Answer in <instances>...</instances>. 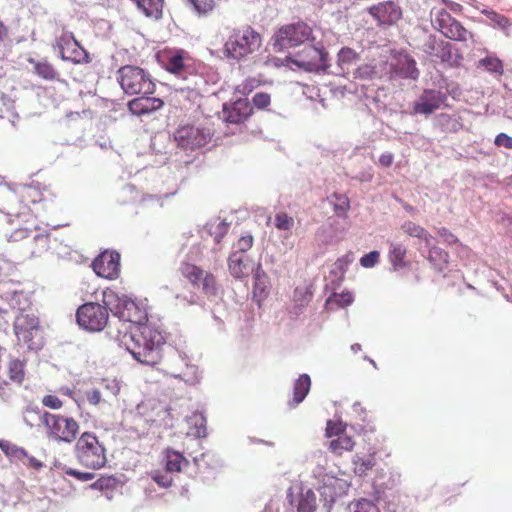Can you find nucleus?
Returning a JSON list of instances; mask_svg holds the SVG:
<instances>
[{"label":"nucleus","instance_id":"nucleus-4","mask_svg":"<svg viewBox=\"0 0 512 512\" xmlns=\"http://www.w3.org/2000/svg\"><path fill=\"white\" fill-rule=\"evenodd\" d=\"M117 81L128 95H150L156 89L151 75L143 68L134 65L120 67L117 71Z\"/></svg>","mask_w":512,"mask_h":512},{"label":"nucleus","instance_id":"nucleus-17","mask_svg":"<svg viewBox=\"0 0 512 512\" xmlns=\"http://www.w3.org/2000/svg\"><path fill=\"white\" fill-rule=\"evenodd\" d=\"M116 314L123 321L142 327L146 325L148 314L145 308L131 299H120L116 307Z\"/></svg>","mask_w":512,"mask_h":512},{"label":"nucleus","instance_id":"nucleus-8","mask_svg":"<svg viewBox=\"0 0 512 512\" xmlns=\"http://www.w3.org/2000/svg\"><path fill=\"white\" fill-rule=\"evenodd\" d=\"M180 275L194 289H200L207 296H215L217 293L216 277L209 271L203 270L201 267L184 261L178 269Z\"/></svg>","mask_w":512,"mask_h":512},{"label":"nucleus","instance_id":"nucleus-50","mask_svg":"<svg viewBox=\"0 0 512 512\" xmlns=\"http://www.w3.org/2000/svg\"><path fill=\"white\" fill-rule=\"evenodd\" d=\"M254 238L250 234H246L241 236L238 241L235 243L234 247L236 248L235 252L242 254L250 250L253 246Z\"/></svg>","mask_w":512,"mask_h":512},{"label":"nucleus","instance_id":"nucleus-31","mask_svg":"<svg viewBox=\"0 0 512 512\" xmlns=\"http://www.w3.org/2000/svg\"><path fill=\"white\" fill-rule=\"evenodd\" d=\"M29 62L33 64L34 72L41 78L52 81L57 79L58 72L54 66L47 60L36 61L29 59Z\"/></svg>","mask_w":512,"mask_h":512},{"label":"nucleus","instance_id":"nucleus-10","mask_svg":"<svg viewBox=\"0 0 512 512\" xmlns=\"http://www.w3.org/2000/svg\"><path fill=\"white\" fill-rule=\"evenodd\" d=\"M212 139L210 130L191 124L179 126L174 132L177 146L184 150H196L207 145Z\"/></svg>","mask_w":512,"mask_h":512},{"label":"nucleus","instance_id":"nucleus-40","mask_svg":"<svg viewBox=\"0 0 512 512\" xmlns=\"http://www.w3.org/2000/svg\"><path fill=\"white\" fill-rule=\"evenodd\" d=\"M359 59V54L350 47H343L338 53V65L341 68L349 66Z\"/></svg>","mask_w":512,"mask_h":512},{"label":"nucleus","instance_id":"nucleus-33","mask_svg":"<svg viewBox=\"0 0 512 512\" xmlns=\"http://www.w3.org/2000/svg\"><path fill=\"white\" fill-rule=\"evenodd\" d=\"M317 508L316 495L311 489L300 493L296 509L297 512H314Z\"/></svg>","mask_w":512,"mask_h":512},{"label":"nucleus","instance_id":"nucleus-53","mask_svg":"<svg viewBox=\"0 0 512 512\" xmlns=\"http://www.w3.org/2000/svg\"><path fill=\"white\" fill-rule=\"evenodd\" d=\"M151 478L160 486L163 488H168L173 483V478L166 472L163 473L159 470H155L151 472Z\"/></svg>","mask_w":512,"mask_h":512},{"label":"nucleus","instance_id":"nucleus-21","mask_svg":"<svg viewBox=\"0 0 512 512\" xmlns=\"http://www.w3.org/2000/svg\"><path fill=\"white\" fill-rule=\"evenodd\" d=\"M228 269L235 279L244 280L254 271L255 265L249 257L232 252L228 258Z\"/></svg>","mask_w":512,"mask_h":512},{"label":"nucleus","instance_id":"nucleus-26","mask_svg":"<svg viewBox=\"0 0 512 512\" xmlns=\"http://www.w3.org/2000/svg\"><path fill=\"white\" fill-rule=\"evenodd\" d=\"M311 388V379L308 374H301L295 381L293 386V398L289 401V406L291 408L296 407L300 404L307 394L309 393Z\"/></svg>","mask_w":512,"mask_h":512},{"label":"nucleus","instance_id":"nucleus-22","mask_svg":"<svg viewBox=\"0 0 512 512\" xmlns=\"http://www.w3.org/2000/svg\"><path fill=\"white\" fill-rule=\"evenodd\" d=\"M164 106V101L157 97L142 95L128 102L129 111L137 116L149 115L160 110Z\"/></svg>","mask_w":512,"mask_h":512},{"label":"nucleus","instance_id":"nucleus-6","mask_svg":"<svg viewBox=\"0 0 512 512\" xmlns=\"http://www.w3.org/2000/svg\"><path fill=\"white\" fill-rule=\"evenodd\" d=\"M75 456L80 464L89 469H100L107 462L106 449L92 432H84L77 439Z\"/></svg>","mask_w":512,"mask_h":512},{"label":"nucleus","instance_id":"nucleus-39","mask_svg":"<svg viewBox=\"0 0 512 512\" xmlns=\"http://www.w3.org/2000/svg\"><path fill=\"white\" fill-rule=\"evenodd\" d=\"M477 67H482L489 72L500 75L503 73V63L497 57L487 56L482 58L478 61Z\"/></svg>","mask_w":512,"mask_h":512},{"label":"nucleus","instance_id":"nucleus-2","mask_svg":"<svg viewBox=\"0 0 512 512\" xmlns=\"http://www.w3.org/2000/svg\"><path fill=\"white\" fill-rule=\"evenodd\" d=\"M126 348L141 364L156 366L163 360L165 339L150 325L137 327L130 334Z\"/></svg>","mask_w":512,"mask_h":512},{"label":"nucleus","instance_id":"nucleus-34","mask_svg":"<svg viewBox=\"0 0 512 512\" xmlns=\"http://www.w3.org/2000/svg\"><path fill=\"white\" fill-rule=\"evenodd\" d=\"M7 374L13 383L21 385L25 379V362L19 359L10 360Z\"/></svg>","mask_w":512,"mask_h":512},{"label":"nucleus","instance_id":"nucleus-64","mask_svg":"<svg viewBox=\"0 0 512 512\" xmlns=\"http://www.w3.org/2000/svg\"><path fill=\"white\" fill-rule=\"evenodd\" d=\"M394 156L392 153H383L380 155L378 164L381 167L388 168L393 164Z\"/></svg>","mask_w":512,"mask_h":512},{"label":"nucleus","instance_id":"nucleus-49","mask_svg":"<svg viewBox=\"0 0 512 512\" xmlns=\"http://www.w3.org/2000/svg\"><path fill=\"white\" fill-rule=\"evenodd\" d=\"M353 512H380V509L372 501L361 499L353 504Z\"/></svg>","mask_w":512,"mask_h":512},{"label":"nucleus","instance_id":"nucleus-58","mask_svg":"<svg viewBox=\"0 0 512 512\" xmlns=\"http://www.w3.org/2000/svg\"><path fill=\"white\" fill-rule=\"evenodd\" d=\"M438 235L443 240L444 243L447 245H453L459 242V239L456 235H454L451 231H449L447 228H440L438 230Z\"/></svg>","mask_w":512,"mask_h":512},{"label":"nucleus","instance_id":"nucleus-16","mask_svg":"<svg viewBox=\"0 0 512 512\" xmlns=\"http://www.w3.org/2000/svg\"><path fill=\"white\" fill-rule=\"evenodd\" d=\"M447 101L445 93L434 90L426 89L419 96L418 100L413 104V111L416 114L429 115L434 111L440 109Z\"/></svg>","mask_w":512,"mask_h":512},{"label":"nucleus","instance_id":"nucleus-18","mask_svg":"<svg viewBox=\"0 0 512 512\" xmlns=\"http://www.w3.org/2000/svg\"><path fill=\"white\" fill-rule=\"evenodd\" d=\"M439 16L441 19L436 21H439V30L445 37L456 41H467L473 37V34L465 29L459 21L452 18L446 10L442 9Z\"/></svg>","mask_w":512,"mask_h":512},{"label":"nucleus","instance_id":"nucleus-30","mask_svg":"<svg viewBox=\"0 0 512 512\" xmlns=\"http://www.w3.org/2000/svg\"><path fill=\"white\" fill-rule=\"evenodd\" d=\"M402 231L411 237L422 239L427 246L430 245L432 235L422 226L412 221H406L401 226Z\"/></svg>","mask_w":512,"mask_h":512},{"label":"nucleus","instance_id":"nucleus-42","mask_svg":"<svg viewBox=\"0 0 512 512\" xmlns=\"http://www.w3.org/2000/svg\"><path fill=\"white\" fill-rule=\"evenodd\" d=\"M482 13L487 16V18L493 23L494 27L500 28V29H506L508 28L511 23L510 20L498 12L494 10H483Z\"/></svg>","mask_w":512,"mask_h":512},{"label":"nucleus","instance_id":"nucleus-57","mask_svg":"<svg viewBox=\"0 0 512 512\" xmlns=\"http://www.w3.org/2000/svg\"><path fill=\"white\" fill-rule=\"evenodd\" d=\"M335 198L338 201L337 203L334 204V210H335L336 214L337 215L345 214L350 207L349 199L346 196H340V195H335Z\"/></svg>","mask_w":512,"mask_h":512},{"label":"nucleus","instance_id":"nucleus-24","mask_svg":"<svg viewBox=\"0 0 512 512\" xmlns=\"http://www.w3.org/2000/svg\"><path fill=\"white\" fill-rule=\"evenodd\" d=\"M24 224L15 227L8 236L9 242H20L24 239L29 238L36 228V221L32 213L23 212Z\"/></svg>","mask_w":512,"mask_h":512},{"label":"nucleus","instance_id":"nucleus-25","mask_svg":"<svg viewBox=\"0 0 512 512\" xmlns=\"http://www.w3.org/2000/svg\"><path fill=\"white\" fill-rule=\"evenodd\" d=\"M396 72L404 78L416 80L419 77V70L416 61L408 54H400L396 63Z\"/></svg>","mask_w":512,"mask_h":512},{"label":"nucleus","instance_id":"nucleus-35","mask_svg":"<svg viewBox=\"0 0 512 512\" xmlns=\"http://www.w3.org/2000/svg\"><path fill=\"white\" fill-rule=\"evenodd\" d=\"M0 449L8 458H10L11 461L22 462L27 457V452L25 449L7 440H0Z\"/></svg>","mask_w":512,"mask_h":512},{"label":"nucleus","instance_id":"nucleus-59","mask_svg":"<svg viewBox=\"0 0 512 512\" xmlns=\"http://www.w3.org/2000/svg\"><path fill=\"white\" fill-rule=\"evenodd\" d=\"M65 473L69 476H72L74 477L75 479L77 480H80V481H90L94 478V473H90V472H80L76 469H67L65 471Z\"/></svg>","mask_w":512,"mask_h":512},{"label":"nucleus","instance_id":"nucleus-7","mask_svg":"<svg viewBox=\"0 0 512 512\" xmlns=\"http://www.w3.org/2000/svg\"><path fill=\"white\" fill-rule=\"evenodd\" d=\"M313 39L312 28L303 21L283 25L274 34L273 47L275 51H282Z\"/></svg>","mask_w":512,"mask_h":512},{"label":"nucleus","instance_id":"nucleus-20","mask_svg":"<svg viewBox=\"0 0 512 512\" xmlns=\"http://www.w3.org/2000/svg\"><path fill=\"white\" fill-rule=\"evenodd\" d=\"M224 119L233 124L245 122L253 114V106L247 99H238L223 108Z\"/></svg>","mask_w":512,"mask_h":512},{"label":"nucleus","instance_id":"nucleus-27","mask_svg":"<svg viewBox=\"0 0 512 512\" xmlns=\"http://www.w3.org/2000/svg\"><path fill=\"white\" fill-rule=\"evenodd\" d=\"M137 8L146 16L153 19H160L163 11V0H131Z\"/></svg>","mask_w":512,"mask_h":512},{"label":"nucleus","instance_id":"nucleus-28","mask_svg":"<svg viewBox=\"0 0 512 512\" xmlns=\"http://www.w3.org/2000/svg\"><path fill=\"white\" fill-rule=\"evenodd\" d=\"M428 261L438 272H443L449 263V253L438 246L429 248Z\"/></svg>","mask_w":512,"mask_h":512},{"label":"nucleus","instance_id":"nucleus-13","mask_svg":"<svg viewBox=\"0 0 512 512\" xmlns=\"http://www.w3.org/2000/svg\"><path fill=\"white\" fill-rule=\"evenodd\" d=\"M94 272L106 279H116L120 274V254L114 251H104L92 262Z\"/></svg>","mask_w":512,"mask_h":512},{"label":"nucleus","instance_id":"nucleus-52","mask_svg":"<svg viewBox=\"0 0 512 512\" xmlns=\"http://www.w3.org/2000/svg\"><path fill=\"white\" fill-rule=\"evenodd\" d=\"M13 107V101L11 98L0 90V118L9 116Z\"/></svg>","mask_w":512,"mask_h":512},{"label":"nucleus","instance_id":"nucleus-43","mask_svg":"<svg viewBox=\"0 0 512 512\" xmlns=\"http://www.w3.org/2000/svg\"><path fill=\"white\" fill-rule=\"evenodd\" d=\"M347 424L342 421L328 420L326 423L325 435L328 438H337L339 435H345Z\"/></svg>","mask_w":512,"mask_h":512},{"label":"nucleus","instance_id":"nucleus-38","mask_svg":"<svg viewBox=\"0 0 512 512\" xmlns=\"http://www.w3.org/2000/svg\"><path fill=\"white\" fill-rule=\"evenodd\" d=\"M20 200L27 208L30 207L31 204H36L42 200V193L31 186L24 187L20 191Z\"/></svg>","mask_w":512,"mask_h":512},{"label":"nucleus","instance_id":"nucleus-11","mask_svg":"<svg viewBox=\"0 0 512 512\" xmlns=\"http://www.w3.org/2000/svg\"><path fill=\"white\" fill-rule=\"evenodd\" d=\"M367 12L379 27L393 26L402 18L401 7L391 0L370 6Z\"/></svg>","mask_w":512,"mask_h":512},{"label":"nucleus","instance_id":"nucleus-29","mask_svg":"<svg viewBox=\"0 0 512 512\" xmlns=\"http://www.w3.org/2000/svg\"><path fill=\"white\" fill-rule=\"evenodd\" d=\"M355 441L348 435H339L329 442L328 449L336 456H342L345 452H351L354 449Z\"/></svg>","mask_w":512,"mask_h":512},{"label":"nucleus","instance_id":"nucleus-14","mask_svg":"<svg viewBox=\"0 0 512 512\" xmlns=\"http://www.w3.org/2000/svg\"><path fill=\"white\" fill-rule=\"evenodd\" d=\"M56 46L63 60L81 63L87 58L85 50L79 45L72 33L63 32L57 37Z\"/></svg>","mask_w":512,"mask_h":512},{"label":"nucleus","instance_id":"nucleus-41","mask_svg":"<svg viewBox=\"0 0 512 512\" xmlns=\"http://www.w3.org/2000/svg\"><path fill=\"white\" fill-rule=\"evenodd\" d=\"M194 10L199 16H207L213 12L216 7L215 0H189Z\"/></svg>","mask_w":512,"mask_h":512},{"label":"nucleus","instance_id":"nucleus-32","mask_svg":"<svg viewBox=\"0 0 512 512\" xmlns=\"http://www.w3.org/2000/svg\"><path fill=\"white\" fill-rule=\"evenodd\" d=\"M253 278H254V296H262L267 292L269 278L265 271L262 269L261 264L258 263L254 269Z\"/></svg>","mask_w":512,"mask_h":512},{"label":"nucleus","instance_id":"nucleus-60","mask_svg":"<svg viewBox=\"0 0 512 512\" xmlns=\"http://www.w3.org/2000/svg\"><path fill=\"white\" fill-rule=\"evenodd\" d=\"M495 145L498 147H505L507 149H512V137L507 135L506 133H500L496 136Z\"/></svg>","mask_w":512,"mask_h":512},{"label":"nucleus","instance_id":"nucleus-44","mask_svg":"<svg viewBox=\"0 0 512 512\" xmlns=\"http://www.w3.org/2000/svg\"><path fill=\"white\" fill-rule=\"evenodd\" d=\"M274 225L278 230L290 231L294 226V219L286 212H278L275 215Z\"/></svg>","mask_w":512,"mask_h":512},{"label":"nucleus","instance_id":"nucleus-56","mask_svg":"<svg viewBox=\"0 0 512 512\" xmlns=\"http://www.w3.org/2000/svg\"><path fill=\"white\" fill-rule=\"evenodd\" d=\"M175 298L184 305H195L197 304L198 297L195 292L188 291L183 293H176Z\"/></svg>","mask_w":512,"mask_h":512},{"label":"nucleus","instance_id":"nucleus-63","mask_svg":"<svg viewBox=\"0 0 512 512\" xmlns=\"http://www.w3.org/2000/svg\"><path fill=\"white\" fill-rule=\"evenodd\" d=\"M228 231V224L225 222H219L216 226V231L214 232V240L216 243H220L225 234Z\"/></svg>","mask_w":512,"mask_h":512},{"label":"nucleus","instance_id":"nucleus-55","mask_svg":"<svg viewBox=\"0 0 512 512\" xmlns=\"http://www.w3.org/2000/svg\"><path fill=\"white\" fill-rule=\"evenodd\" d=\"M379 257L378 251H371L361 257L360 264L365 268H371L379 261Z\"/></svg>","mask_w":512,"mask_h":512},{"label":"nucleus","instance_id":"nucleus-48","mask_svg":"<svg viewBox=\"0 0 512 512\" xmlns=\"http://www.w3.org/2000/svg\"><path fill=\"white\" fill-rule=\"evenodd\" d=\"M253 106L259 110H266L271 104V95L266 92H258L252 98Z\"/></svg>","mask_w":512,"mask_h":512},{"label":"nucleus","instance_id":"nucleus-23","mask_svg":"<svg viewBox=\"0 0 512 512\" xmlns=\"http://www.w3.org/2000/svg\"><path fill=\"white\" fill-rule=\"evenodd\" d=\"M423 51L429 55L440 59L442 62L451 59V44L444 40L437 39L433 35H429L423 44Z\"/></svg>","mask_w":512,"mask_h":512},{"label":"nucleus","instance_id":"nucleus-5","mask_svg":"<svg viewBox=\"0 0 512 512\" xmlns=\"http://www.w3.org/2000/svg\"><path fill=\"white\" fill-rule=\"evenodd\" d=\"M261 43V35L245 26L232 31L224 44V52L227 57L239 60L258 50Z\"/></svg>","mask_w":512,"mask_h":512},{"label":"nucleus","instance_id":"nucleus-62","mask_svg":"<svg viewBox=\"0 0 512 512\" xmlns=\"http://www.w3.org/2000/svg\"><path fill=\"white\" fill-rule=\"evenodd\" d=\"M86 399L91 405H98L102 400V396L99 390L92 389L85 393Z\"/></svg>","mask_w":512,"mask_h":512},{"label":"nucleus","instance_id":"nucleus-47","mask_svg":"<svg viewBox=\"0 0 512 512\" xmlns=\"http://www.w3.org/2000/svg\"><path fill=\"white\" fill-rule=\"evenodd\" d=\"M354 470L359 475H365L369 470H371L374 466V459L372 457L369 458H361L356 456L353 460Z\"/></svg>","mask_w":512,"mask_h":512},{"label":"nucleus","instance_id":"nucleus-15","mask_svg":"<svg viewBox=\"0 0 512 512\" xmlns=\"http://www.w3.org/2000/svg\"><path fill=\"white\" fill-rule=\"evenodd\" d=\"M326 53L322 48L308 45L298 52L292 59L293 64L307 70H319L325 61Z\"/></svg>","mask_w":512,"mask_h":512},{"label":"nucleus","instance_id":"nucleus-3","mask_svg":"<svg viewBox=\"0 0 512 512\" xmlns=\"http://www.w3.org/2000/svg\"><path fill=\"white\" fill-rule=\"evenodd\" d=\"M112 290L103 292L104 301L108 303L100 304L97 302H87L78 307L76 312V320L78 325L89 332H100L104 330L109 321L110 298L114 297Z\"/></svg>","mask_w":512,"mask_h":512},{"label":"nucleus","instance_id":"nucleus-54","mask_svg":"<svg viewBox=\"0 0 512 512\" xmlns=\"http://www.w3.org/2000/svg\"><path fill=\"white\" fill-rule=\"evenodd\" d=\"M41 402L45 407H48L53 410L61 409L63 406L62 400L58 396L53 394L45 395L42 398Z\"/></svg>","mask_w":512,"mask_h":512},{"label":"nucleus","instance_id":"nucleus-19","mask_svg":"<svg viewBox=\"0 0 512 512\" xmlns=\"http://www.w3.org/2000/svg\"><path fill=\"white\" fill-rule=\"evenodd\" d=\"M159 57L163 67L175 75H182L186 72L191 61L188 52L182 49L164 50Z\"/></svg>","mask_w":512,"mask_h":512},{"label":"nucleus","instance_id":"nucleus-61","mask_svg":"<svg viewBox=\"0 0 512 512\" xmlns=\"http://www.w3.org/2000/svg\"><path fill=\"white\" fill-rule=\"evenodd\" d=\"M114 483H115V479L112 477H101L100 479H98L96 482H94L92 484V487L95 489L103 490V489L113 486Z\"/></svg>","mask_w":512,"mask_h":512},{"label":"nucleus","instance_id":"nucleus-9","mask_svg":"<svg viewBox=\"0 0 512 512\" xmlns=\"http://www.w3.org/2000/svg\"><path fill=\"white\" fill-rule=\"evenodd\" d=\"M163 370L174 378H179L186 383L195 384L198 382V368L189 363L188 358L181 355L177 350L169 348L165 353Z\"/></svg>","mask_w":512,"mask_h":512},{"label":"nucleus","instance_id":"nucleus-12","mask_svg":"<svg viewBox=\"0 0 512 512\" xmlns=\"http://www.w3.org/2000/svg\"><path fill=\"white\" fill-rule=\"evenodd\" d=\"M14 330L17 338L34 348L37 343L34 338L39 334V320L34 315L21 312L15 319Z\"/></svg>","mask_w":512,"mask_h":512},{"label":"nucleus","instance_id":"nucleus-51","mask_svg":"<svg viewBox=\"0 0 512 512\" xmlns=\"http://www.w3.org/2000/svg\"><path fill=\"white\" fill-rule=\"evenodd\" d=\"M376 74V68L370 64H363L354 71L356 79H372Z\"/></svg>","mask_w":512,"mask_h":512},{"label":"nucleus","instance_id":"nucleus-46","mask_svg":"<svg viewBox=\"0 0 512 512\" xmlns=\"http://www.w3.org/2000/svg\"><path fill=\"white\" fill-rule=\"evenodd\" d=\"M353 295L350 292L334 293L328 300V304H335L337 307L344 308L352 304Z\"/></svg>","mask_w":512,"mask_h":512},{"label":"nucleus","instance_id":"nucleus-37","mask_svg":"<svg viewBox=\"0 0 512 512\" xmlns=\"http://www.w3.org/2000/svg\"><path fill=\"white\" fill-rule=\"evenodd\" d=\"M406 253L407 251L402 245H392L389 252V258L394 269L397 270L407 266V263L405 262Z\"/></svg>","mask_w":512,"mask_h":512},{"label":"nucleus","instance_id":"nucleus-45","mask_svg":"<svg viewBox=\"0 0 512 512\" xmlns=\"http://www.w3.org/2000/svg\"><path fill=\"white\" fill-rule=\"evenodd\" d=\"M259 85L260 81L258 79L249 77L235 87V93L246 96L254 91Z\"/></svg>","mask_w":512,"mask_h":512},{"label":"nucleus","instance_id":"nucleus-1","mask_svg":"<svg viewBox=\"0 0 512 512\" xmlns=\"http://www.w3.org/2000/svg\"><path fill=\"white\" fill-rule=\"evenodd\" d=\"M36 418L43 424L47 438L53 442L71 444L78 437L80 424L71 416L42 412L38 408L25 409L24 421L27 425L32 427Z\"/></svg>","mask_w":512,"mask_h":512},{"label":"nucleus","instance_id":"nucleus-36","mask_svg":"<svg viewBox=\"0 0 512 512\" xmlns=\"http://www.w3.org/2000/svg\"><path fill=\"white\" fill-rule=\"evenodd\" d=\"M184 464H188V461L184 458V456L181 453L171 450H168L166 452L165 469L167 472L178 473L182 470V466Z\"/></svg>","mask_w":512,"mask_h":512}]
</instances>
